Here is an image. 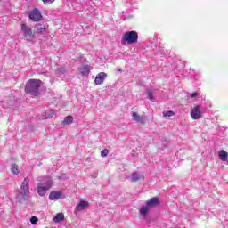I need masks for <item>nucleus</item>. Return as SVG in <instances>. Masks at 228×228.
<instances>
[{"label": "nucleus", "instance_id": "obj_1", "mask_svg": "<svg viewBox=\"0 0 228 228\" xmlns=\"http://www.w3.org/2000/svg\"><path fill=\"white\" fill-rule=\"evenodd\" d=\"M37 194L44 197L48 190H51L54 182L51 176H39L37 177Z\"/></svg>", "mask_w": 228, "mask_h": 228}, {"label": "nucleus", "instance_id": "obj_2", "mask_svg": "<svg viewBox=\"0 0 228 228\" xmlns=\"http://www.w3.org/2000/svg\"><path fill=\"white\" fill-rule=\"evenodd\" d=\"M28 197H29V177H25L20 190H18L16 199L18 202H25L28 200Z\"/></svg>", "mask_w": 228, "mask_h": 228}, {"label": "nucleus", "instance_id": "obj_3", "mask_svg": "<svg viewBox=\"0 0 228 228\" xmlns=\"http://www.w3.org/2000/svg\"><path fill=\"white\" fill-rule=\"evenodd\" d=\"M42 86V82L38 79H30L27 82L25 91L27 94H30L34 97L40 94V87Z\"/></svg>", "mask_w": 228, "mask_h": 228}, {"label": "nucleus", "instance_id": "obj_4", "mask_svg": "<svg viewBox=\"0 0 228 228\" xmlns=\"http://www.w3.org/2000/svg\"><path fill=\"white\" fill-rule=\"evenodd\" d=\"M136 42H138V33L136 31L126 32L121 37L122 45L136 44Z\"/></svg>", "mask_w": 228, "mask_h": 228}, {"label": "nucleus", "instance_id": "obj_5", "mask_svg": "<svg viewBox=\"0 0 228 228\" xmlns=\"http://www.w3.org/2000/svg\"><path fill=\"white\" fill-rule=\"evenodd\" d=\"M20 34L24 36L26 40L31 41L35 38V35L33 34V29L31 27L28 26L26 23L21 24Z\"/></svg>", "mask_w": 228, "mask_h": 228}, {"label": "nucleus", "instance_id": "obj_6", "mask_svg": "<svg viewBox=\"0 0 228 228\" xmlns=\"http://www.w3.org/2000/svg\"><path fill=\"white\" fill-rule=\"evenodd\" d=\"M191 117L193 120H199V118H202V111H200V106L196 105L191 110Z\"/></svg>", "mask_w": 228, "mask_h": 228}, {"label": "nucleus", "instance_id": "obj_7", "mask_svg": "<svg viewBox=\"0 0 228 228\" xmlns=\"http://www.w3.org/2000/svg\"><path fill=\"white\" fill-rule=\"evenodd\" d=\"M88 206H90V203L88 201H85L81 200L78 204L76 206L74 213H79L81 211H85V209L88 208Z\"/></svg>", "mask_w": 228, "mask_h": 228}, {"label": "nucleus", "instance_id": "obj_8", "mask_svg": "<svg viewBox=\"0 0 228 228\" xmlns=\"http://www.w3.org/2000/svg\"><path fill=\"white\" fill-rule=\"evenodd\" d=\"M29 19L33 20L34 22H38L42 19V13H40V11L38 9H34L28 13Z\"/></svg>", "mask_w": 228, "mask_h": 228}, {"label": "nucleus", "instance_id": "obj_9", "mask_svg": "<svg viewBox=\"0 0 228 228\" xmlns=\"http://www.w3.org/2000/svg\"><path fill=\"white\" fill-rule=\"evenodd\" d=\"M108 77V74L105 72H100L96 75V77L94 79V85L99 86L102 85L104 83V80Z\"/></svg>", "mask_w": 228, "mask_h": 228}, {"label": "nucleus", "instance_id": "obj_10", "mask_svg": "<svg viewBox=\"0 0 228 228\" xmlns=\"http://www.w3.org/2000/svg\"><path fill=\"white\" fill-rule=\"evenodd\" d=\"M133 120L138 124H145L146 117L144 115L140 116L137 112H132Z\"/></svg>", "mask_w": 228, "mask_h": 228}, {"label": "nucleus", "instance_id": "obj_11", "mask_svg": "<svg viewBox=\"0 0 228 228\" xmlns=\"http://www.w3.org/2000/svg\"><path fill=\"white\" fill-rule=\"evenodd\" d=\"M77 70L82 76H88L90 74V70H92V67H90V65H83L78 68Z\"/></svg>", "mask_w": 228, "mask_h": 228}, {"label": "nucleus", "instance_id": "obj_12", "mask_svg": "<svg viewBox=\"0 0 228 228\" xmlns=\"http://www.w3.org/2000/svg\"><path fill=\"white\" fill-rule=\"evenodd\" d=\"M146 206H148L150 209L151 208H156V206H159V198H151L150 200L146 201Z\"/></svg>", "mask_w": 228, "mask_h": 228}, {"label": "nucleus", "instance_id": "obj_13", "mask_svg": "<svg viewBox=\"0 0 228 228\" xmlns=\"http://www.w3.org/2000/svg\"><path fill=\"white\" fill-rule=\"evenodd\" d=\"M34 28L36 33H38L39 35H45V31H47L45 25L43 24H37Z\"/></svg>", "mask_w": 228, "mask_h": 228}, {"label": "nucleus", "instance_id": "obj_14", "mask_svg": "<svg viewBox=\"0 0 228 228\" xmlns=\"http://www.w3.org/2000/svg\"><path fill=\"white\" fill-rule=\"evenodd\" d=\"M149 211H151V208L147 205H144L140 208L139 213L142 218H147Z\"/></svg>", "mask_w": 228, "mask_h": 228}, {"label": "nucleus", "instance_id": "obj_15", "mask_svg": "<svg viewBox=\"0 0 228 228\" xmlns=\"http://www.w3.org/2000/svg\"><path fill=\"white\" fill-rule=\"evenodd\" d=\"M59 199H61V192L60 191H52L49 195L50 200H58Z\"/></svg>", "mask_w": 228, "mask_h": 228}, {"label": "nucleus", "instance_id": "obj_16", "mask_svg": "<svg viewBox=\"0 0 228 228\" xmlns=\"http://www.w3.org/2000/svg\"><path fill=\"white\" fill-rule=\"evenodd\" d=\"M218 156L221 161H227L228 159V153L224 150L219 151Z\"/></svg>", "mask_w": 228, "mask_h": 228}, {"label": "nucleus", "instance_id": "obj_17", "mask_svg": "<svg viewBox=\"0 0 228 228\" xmlns=\"http://www.w3.org/2000/svg\"><path fill=\"white\" fill-rule=\"evenodd\" d=\"M63 220H65V215H63V213H58L53 218V222L56 224L63 222Z\"/></svg>", "mask_w": 228, "mask_h": 228}, {"label": "nucleus", "instance_id": "obj_18", "mask_svg": "<svg viewBox=\"0 0 228 228\" xmlns=\"http://www.w3.org/2000/svg\"><path fill=\"white\" fill-rule=\"evenodd\" d=\"M74 122V118L72 116H67L62 121V126H69Z\"/></svg>", "mask_w": 228, "mask_h": 228}, {"label": "nucleus", "instance_id": "obj_19", "mask_svg": "<svg viewBox=\"0 0 228 228\" xmlns=\"http://www.w3.org/2000/svg\"><path fill=\"white\" fill-rule=\"evenodd\" d=\"M142 179V175L138 172H134L131 175L132 183H136V181H140Z\"/></svg>", "mask_w": 228, "mask_h": 228}, {"label": "nucleus", "instance_id": "obj_20", "mask_svg": "<svg viewBox=\"0 0 228 228\" xmlns=\"http://www.w3.org/2000/svg\"><path fill=\"white\" fill-rule=\"evenodd\" d=\"M53 116H54V111L51 110H48L43 112L42 114L43 118H53Z\"/></svg>", "mask_w": 228, "mask_h": 228}, {"label": "nucleus", "instance_id": "obj_21", "mask_svg": "<svg viewBox=\"0 0 228 228\" xmlns=\"http://www.w3.org/2000/svg\"><path fill=\"white\" fill-rule=\"evenodd\" d=\"M11 171L12 172V174H14L15 175H19V174H20V170L19 169V166L16 164H12L11 165Z\"/></svg>", "mask_w": 228, "mask_h": 228}, {"label": "nucleus", "instance_id": "obj_22", "mask_svg": "<svg viewBox=\"0 0 228 228\" xmlns=\"http://www.w3.org/2000/svg\"><path fill=\"white\" fill-rule=\"evenodd\" d=\"M154 91L152 89L146 90V99H149V101H154Z\"/></svg>", "mask_w": 228, "mask_h": 228}, {"label": "nucleus", "instance_id": "obj_23", "mask_svg": "<svg viewBox=\"0 0 228 228\" xmlns=\"http://www.w3.org/2000/svg\"><path fill=\"white\" fill-rule=\"evenodd\" d=\"M66 72V70H65V68H63V67H61V68H58L57 69H56V74H57V76H63V74Z\"/></svg>", "mask_w": 228, "mask_h": 228}, {"label": "nucleus", "instance_id": "obj_24", "mask_svg": "<svg viewBox=\"0 0 228 228\" xmlns=\"http://www.w3.org/2000/svg\"><path fill=\"white\" fill-rule=\"evenodd\" d=\"M175 113L172 110L163 111V117H174Z\"/></svg>", "mask_w": 228, "mask_h": 228}, {"label": "nucleus", "instance_id": "obj_25", "mask_svg": "<svg viewBox=\"0 0 228 228\" xmlns=\"http://www.w3.org/2000/svg\"><path fill=\"white\" fill-rule=\"evenodd\" d=\"M110 151H108V149H104L101 151V156L102 158H106V156H108Z\"/></svg>", "mask_w": 228, "mask_h": 228}, {"label": "nucleus", "instance_id": "obj_26", "mask_svg": "<svg viewBox=\"0 0 228 228\" xmlns=\"http://www.w3.org/2000/svg\"><path fill=\"white\" fill-rule=\"evenodd\" d=\"M37 222H38V218H37V216H32L30 218V223L32 224V225H36Z\"/></svg>", "mask_w": 228, "mask_h": 228}, {"label": "nucleus", "instance_id": "obj_27", "mask_svg": "<svg viewBox=\"0 0 228 228\" xmlns=\"http://www.w3.org/2000/svg\"><path fill=\"white\" fill-rule=\"evenodd\" d=\"M44 4H53L54 3V0H42Z\"/></svg>", "mask_w": 228, "mask_h": 228}, {"label": "nucleus", "instance_id": "obj_28", "mask_svg": "<svg viewBox=\"0 0 228 228\" xmlns=\"http://www.w3.org/2000/svg\"><path fill=\"white\" fill-rule=\"evenodd\" d=\"M190 97H191V99H195V97H199V93L194 92V93L191 94Z\"/></svg>", "mask_w": 228, "mask_h": 228}]
</instances>
